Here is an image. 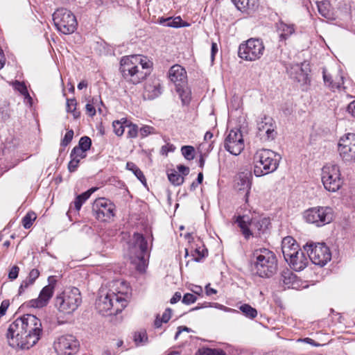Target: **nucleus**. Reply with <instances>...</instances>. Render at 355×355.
<instances>
[{"instance_id": "nucleus-1", "label": "nucleus", "mask_w": 355, "mask_h": 355, "mask_svg": "<svg viewBox=\"0 0 355 355\" xmlns=\"http://www.w3.org/2000/svg\"><path fill=\"white\" fill-rule=\"evenodd\" d=\"M153 63L141 55L123 57L120 62V72L123 78L134 85L141 83L150 74Z\"/></svg>"}, {"instance_id": "nucleus-2", "label": "nucleus", "mask_w": 355, "mask_h": 355, "mask_svg": "<svg viewBox=\"0 0 355 355\" xmlns=\"http://www.w3.org/2000/svg\"><path fill=\"white\" fill-rule=\"evenodd\" d=\"M252 261L256 273L261 277H270L277 271V259L271 250L259 248L252 252Z\"/></svg>"}, {"instance_id": "nucleus-3", "label": "nucleus", "mask_w": 355, "mask_h": 355, "mask_svg": "<svg viewBox=\"0 0 355 355\" xmlns=\"http://www.w3.org/2000/svg\"><path fill=\"white\" fill-rule=\"evenodd\" d=\"M281 159L279 154L271 150H258L253 157L254 175L257 177H261L275 171Z\"/></svg>"}, {"instance_id": "nucleus-4", "label": "nucleus", "mask_w": 355, "mask_h": 355, "mask_svg": "<svg viewBox=\"0 0 355 355\" xmlns=\"http://www.w3.org/2000/svg\"><path fill=\"white\" fill-rule=\"evenodd\" d=\"M236 223L246 240H248L251 236H260L265 233L270 225L268 218L254 217L250 218L248 216H239Z\"/></svg>"}, {"instance_id": "nucleus-5", "label": "nucleus", "mask_w": 355, "mask_h": 355, "mask_svg": "<svg viewBox=\"0 0 355 355\" xmlns=\"http://www.w3.org/2000/svg\"><path fill=\"white\" fill-rule=\"evenodd\" d=\"M129 253L131 262L136 265V269L140 272L146 270L145 255L148 250V243L143 234L134 233L129 243Z\"/></svg>"}, {"instance_id": "nucleus-6", "label": "nucleus", "mask_w": 355, "mask_h": 355, "mask_svg": "<svg viewBox=\"0 0 355 355\" xmlns=\"http://www.w3.org/2000/svg\"><path fill=\"white\" fill-rule=\"evenodd\" d=\"M127 306V301L121 295L109 291L105 294H101L96 302V307L98 311L104 314L110 311V315H116L122 311Z\"/></svg>"}, {"instance_id": "nucleus-7", "label": "nucleus", "mask_w": 355, "mask_h": 355, "mask_svg": "<svg viewBox=\"0 0 355 355\" xmlns=\"http://www.w3.org/2000/svg\"><path fill=\"white\" fill-rule=\"evenodd\" d=\"M82 299L78 288H67L55 298V306L60 312L70 314L81 304Z\"/></svg>"}, {"instance_id": "nucleus-8", "label": "nucleus", "mask_w": 355, "mask_h": 355, "mask_svg": "<svg viewBox=\"0 0 355 355\" xmlns=\"http://www.w3.org/2000/svg\"><path fill=\"white\" fill-rule=\"evenodd\" d=\"M53 21L57 30L64 35L73 33L78 25L73 12L64 8H58L54 12Z\"/></svg>"}, {"instance_id": "nucleus-9", "label": "nucleus", "mask_w": 355, "mask_h": 355, "mask_svg": "<svg viewBox=\"0 0 355 355\" xmlns=\"http://www.w3.org/2000/svg\"><path fill=\"white\" fill-rule=\"evenodd\" d=\"M303 217L306 223L322 227L334 220V212L330 207H315L306 210Z\"/></svg>"}, {"instance_id": "nucleus-10", "label": "nucleus", "mask_w": 355, "mask_h": 355, "mask_svg": "<svg viewBox=\"0 0 355 355\" xmlns=\"http://www.w3.org/2000/svg\"><path fill=\"white\" fill-rule=\"evenodd\" d=\"M25 329L26 349L35 345L40 338L42 331L40 320L31 314H26L21 316Z\"/></svg>"}, {"instance_id": "nucleus-11", "label": "nucleus", "mask_w": 355, "mask_h": 355, "mask_svg": "<svg viewBox=\"0 0 355 355\" xmlns=\"http://www.w3.org/2000/svg\"><path fill=\"white\" fill-rule=\"evenodd\" d=\"M264 50L261 40L250 38L239 45L238 55L246 61H255L263 55Z\"/></svg>"}, {"instance_id": "nucleus-12", "label": "nucleus", "mask_w": 355, "mask_h": 355, "mask_svg": "<svg viewBox=\"0 0 355 355\" xmlns=\"http://www.w3.org/2000/svg\"><path fill=\"white\" fill-rule=\"evenodd\" d=\"M303 248L315 265L323 266L331 259L330 250L324 243L309 242Z\"/></svg>"}, {"instance_id": "nucleus-13", "label": "nucleus", "mask_w": 355, "mask_h": 355, "mask_svg": "<svg viewBox=\"0 0 355 355\" xmlns=\"http://www.w3.org/2000/svg\"><path fill=\"white\" fill-rule=\"evenodd\" d=\"M339 166L336 164H328L322 169V182L324 188L331 192L338 191L343 184Z\"/></svg>"}, {"instance_id": "nucleus-14", "label": "nucleus", "mask_w": 355, "mask_h": 355, "mask_svg": "<svg viewBox=\"0 0 355 355\" xmlns=\"http://www.w3.org/2000/svg\"><path fill=\"white\" fill-rule=\"evenodd\" d=\"M24 329V322L21 317L17 318L12 322L8 329L7 338L10 346L13 348L26 349V342Z\"/></svg>"}, {"instance_id": "nucleus-15", "label": "nucleus", "mask_w": 355, "mask_h": 355, "mask_svg": "<svg viewBox=\"0 0 355 355\" xmlns=\"http://www.w3.org/2000/svg\"><path fill=\"white\" fill-rule=\"evenodd\" d=\"M257 136L263 141H269L275 139L277 136L276 123L274 119L264 115L257 120Z\"/></svg>"}, {"instance_id": "nucleus-16", "label": "nucleus", "mask_w": 355, "mask_h": 355, "mask_svg": "<svg viewBox=\"0 0 355 355\" xmlns=\"http://www.w3.org/2000/svg\"><path fill=\"white\" fill-rule=\"evenodd\" d=\"M115 205L108 199H96L92 205V212L95 218L106 221L114 216Z\"/></svg>"}, {"instance_id": "nucleus-17", "label": "nucleus", "mask_w": 355, "mask_h": 355, "mask_svg": "<svg viewBox=\"0 0 355 355\" xmlns=\"http://www.w3.org/2000/svg\"><path fill=\"white\" fill-rule=\"evenodd\" d=\"M244 140L241 131L231 130L224 141V148L234 155H239L244 149Z\"/></svg>"}, {"instance_id": "nucleus-18", "label": "nucleus", "mask_w": 355, "mask_h": 355, "mask_svg": "<svg viewBox=\"0 0 355 355\" xmlns=\"http://www.w3.org/2000/svg\"><path fill=\"white\" fill-rule=\"evenodd\" d=\"M79 343L72 335L60 337L54 344V348L59 355H73L78 352Z\"/></svg>"}, {"instance_id": "nucleus-19", "label": "nucleus", "mask_w": 355, "mask_h": 355, "mask_svg": "<svg viewBox=\"0 0 355 355\" xmlns=\"http://www.w3.org/2000/svg\"><path fill=\"white\" fill-rule=\"evenodd\" d=\"M48 281L49 284L42 289L38 297L29 301L28 304L30 306L33 308H43L48 304L53 295L56 280L54 277H49Z\"/></svg>"}, {"instance_id": "nucleus-20", "label": "nucleus", "mask_w": 355, "mask_h": 355, "mask_svg": "<svg viewBox=\"0 0 355 355\" xmlns=\"http://www.w3.org/2000/svg\"><path fill=\"white\" fill-rule=\"evenodd\" d=\"M299 245L291 236H286L282 241V251L286 261L300 251Z\"/></svg>"}, {"instance_id": "nucleus-21", "label": "nucleus", "mask_w": 355, "mask_h": 355, "mask_svg": "<svg viewBox=\"0 0 355 355\" xmlns=\"http://www.w3.org/2000/svg\"><path fill=\"white\" fill-rule=\"evenodd\" d=\"M162 94V87L159 80H149L146 83L144 92V97L148 100H153Z\"/></svg>"}, {"instance_id": "nucleus-22", "label": "nucleus", "mask_w": 355, "mask_h": 355, "mask_svg": "<svg viewBox=\"0 0 355 355\" xmlns=\"http://www.w3.org/2000/svg\"><path fill=\"white\" fill-rule=\"evenodd\" d=\"M168 77L175 87L178 83L181 85L187 83V72L179 64H175L171 67L168 71Z\"/></svg>"}, {"instance_id": "nucleus-23", "label": "nucleus", "mask_w": 355, "mask_h": 355, "mask_svg": "<svg viewBox=\"0 0 355 355\" xmlns=\"http://www.w3.org/2000/svg\"><path fill=\"white\" fill-rule=\"evenodd\" d=\"M252 186L251 175L241 173L238 175L236 180V189L239 191L245 193L244 198L245 202H248V196Z\"/></svg>"}, {"instance_id": "nucleus-24", "label": "nucleus", "mask_w": 355, "mask_h": 355, "mask_svg": "<svg viewBox=\"0 0 355 355\" xmlns=\"http://www.w3.org/2000/svg\"><path fill=\"white\" fill-rule=\"evenodd\" d=\"M292 268L296 271H300L306 268L308 264V259L304 252L300 250L297 254H293L288 261H286Z\"/></svg>"}, {"instance_id": "nucleus-25", "label": "nucleus", "mask_w": 355, "mask_h": 355, "mask_svg": "<svg viewBox=\"0 0 355 355\" xmlns=\"http://www.w3.org/2000/svg\"><path fill=\"white\" fill-rule=\"evenodd\" d=\"M159 23L164 26L172 27V28H181L187 27L189 24L182 21L180 17H168V18H159Z\"/></svg>"}, {"instance_id": "nucleus-26", "label": "nucleus", "mask_w": 355, "mask_h": 355, "mask_svg": "<svg viewBox=\"0 0 355 355\" xmlns=\"http://www.w3.org/2000/svg\"><path fill=\"white\" fill-rule=\"evenodd\" d=\"M92 145V140L89 137L85 136L80 138L78 145L75 146L73 153H80L79 157L87 156L86 152L89 150Z\"/></svg>"}, {"instance_id": "nucleus-27", "label": "nucleus", "mask_w": 355, "mask_h": 355, "mask_svg": "<svg viewBox=\"0 0 355 355\" xmlns=\"http://www.w3.org/2000/svg\"><path fill=\"white\" fill-rule=\"evenodd\" d=\"M323 80L324 84L330 87L333 91L336 89L341 90L342 89H345L343 86V77L342 76H340L339 80L337 81H334L332 80L331 75L327 74L325 70H323Z\"/></svg>"}, {"instance_id": "nucleus-28", "label": "nucleus", "mask_w": 355, "mask_h": 355, "mask_svg": "<svg viewBox=\"0 0 355 355\" xmlns=\"http://www.w3.org/2000/svg\"><path fill=\"white\" fill-rule=\"evenodd\" d=\"M338 150L342 160L345 163H352L355 162V146L353 148L343 146L338 147Z\"/></svg>"}, {"instance_id": "nucleus-29", "label": "nucleus", "mask_w": 355, "mask_h": 355, "mask_svg": "<svg viewBox=\"0 0 355 355\" xmlns=\"http://www.w3.org/2000/svg\"><path fill=\"white\" fill-rule=\"evenodd\" d=\"M93 191V189H89L80 195H78L75 198V200L70 204L69 211H71L73 209H74L76 211L78 212L81 209L82 205L90 197Z\"/></svg>"}, {"instance_id": "nucleus-30", "label": "nucleus", "mask_w": 355, "mask_h": 355, "mask_svg": "<svg viewBox=\"0 0 355 355\" xmlns=\"http://www.w3.org/2000/svg\"><path fill=\"white\" fill-rule=\"evenodd\" d=\"M236 8L242 12L253 10L258 6L257 0H232Z\"/></svg>"}, {"instance_id": "nucleus-31", "label": "nucleus", "mask_w": 355, "mask_h": 355, "mask_svg": "<svg viewBox=\"0 0 355 355\" xmlns=\"http://www.w3.org/2000/svg\"><path fill=\"white\" fill-rule=\"evenodd\" d=\"M297 276L290 270H284L281 273V281L288 288H295Z\"/></svg>"}, {"instance_id": "nucleus-32", "label": "nucleus", "mask_w": 355, "mask_h": 355, "mask_svg": "<svg viewBox=\"0 0 355 355\" xmlns=\"http://www.w3.org/2000/svg\"><path fill=\"white\" fill-rule=\"evenodd\" d=\"M175 90L177 93L179 94V96L181 98L182 104H188L191 99V92L189 89L187 83L183 85L179 83L177 84V86L175 87Z\"/></svg>"}, {"instance_id": "nucleus-33", "label": "nucleus", "mask_w": 355, "mask_h": 355, "mask_svg": "<svg viewBox=\"0 0 355 355\" xmlns=\"http://www.w3.org/2000/svg\"><path fill=\"white\" fill-rule=\"evenodd\" d=\"M13 86H14L15 89L18 91L24 97L25 100H26L28 101V103H29L30 104H32L33 99L31 97V96L28 92L26 85H25L24 83L16 80L13 83Z\"/></svg>"}, {"instance_id": "nucleus-34", "label": "nucleus", "mask_w": 355, "mask_h": 355, "mask_svg": "<svg viewBox=\"0 0 355 355\" xmlns=\"http://www.w3.org/2000/svg\"><path fill=\"white\" fill-rule=\"evenodd\" d=\"M78 155H80V153L74 154L73 149H72L70 154L71 160L68 164V170L71 173L76 171L77 168L78 167L80 159L86 157V156L79 157Z\"/></svg>"}, {"instance_id": "nucleus-35", "label": "nucleus", "mask_w": 355, "mask_h": 355, "mask_svg": "<svg viewBox=\"0 0 355 355\" xmlns=\"http://www.w3.org/2000/svg\"><path fill=\"white\" fill-rule=\"evenodd\" d=\"M126 169L131 171L142 184H146V178L143 172L137 167L135 164L130 162H127Z\"/></svg>"}, {"instance_id": "nucleus-36", "label": "nucleus", "mask_w": 355, "mask_h": 355, "mask_svg": "<svg viewBox=\"0 0 355 355\" xmlns=\"http://www.w3.org/2000/svg\"><path fill=\"white\" fill-rule=\"evenodd\" d=\"M343 146L353 148L355 146V134L348 133L344 137H341L339 140L338 147Z\"/></svg>"}, {"instance_id": "nucleus-37", "label": "nucleus", "mask_w": 355, "mask_h": 355, "mask_svg": "<svg viewBox=\"0 0 355 355\" xmlns=\"http://www.w3.org/2000/svg\"><path fill=\"white\" fill-rule=\"evenodd\" d=\"M77 101L75 98H67V105L66 110L69 113H71L75 119H77L80 116V112L77 110Z\"/></svg>"}, {"instance_id": "nucleus-38", "label": "nucleus", "mask_w": 355, "mask_h": 355, "mask_svg": "<svg viewBox=\"0 0 355 355\" xmlns=\"http://www.w3.org/2000/svg\"><path fill=\"white\" fill-rule=\"evenodd\" d=\"M125 128L127 129V137L129 139H134L138 136L139 128L137 125L132 123L129 120H125Z\"/></svg>"}, {"instance_id": "nucleus-39", "label": "nucleus", "mask_w": 355, "mask_h": 355, "mask_svg": "<svg viewBox=\"0 0 355 355\" xmlns=\"http://www.w3.org/2000/svg\"><path fill=\"white\" fill-rule=\"evenodd\" d=\"M239 310L243 313L245 316L250 319H253L257 315V311L256 309L252 307L248 304H244L239 306Z\"/></svg>"}, {"instance_id": "nucleus-40", "label": "nucleus", "mask_w": 355, "mask_h": 355, "mask_svg": "<svg viewBox=\"0 0 355 355\" xmlns=\"http://www.w3.org/2000/svg\"><path fill=\"white\" fill-rule=\"evenodd\" d=\"M168 178L171 184L175 186H180L184 182V177L179 174L176 171H171L168 173Z\"/></svg>"}, {"instance_id": "nucleus-41", "label": "nucleus", "mask_w": 355, "mask_h": 355, "mask_svg": "<svg viewBox=\"0 0 355 355\" xmlns=\"http://www.w3.org/2000/svg\"><path fill=\"white\" fill-rule=\"evenodd\" d=\"M125 120H127V119L122 118L121 120L114 121L112 123L114 132L117 136H122L125 132Z\"/></svg>"}, {"instance_id": "nucleus-42", "label": "nucleus", "mask_w": 355, "mask_h": 355, "mask_svg": "<svg viewBox=\"0 0 355 355\" xmlns=\"http://www.w3.org/2000/svg\"><path fill=\"white\" fill-rule=\"evenodd\" d=\"M171 309L167 308L163 313L161 319L159 318V315H157L154 322L155 327L159 328L162 322L166 323L171 318Z\"/></svg>"}, {"instance_id": "nucleus-43", "label": "nucleus", "mask_w": 355, "mask_h": 355, "mask_svg": "<svg viewBox=\"0 0 355 355\" xmlns=\"http://www.w3.org/2000/svg\"><path fill=\"white\" fill-rule=\"evenodd\" d=\"M181 153L187 160L191 161L195 157V148L192 146H183Z\"/></svg>"}, {"instance_id": "nucleus-44", "label": "nucleus", "mask_w": 355, "mask_h": 355, "mask_svg": "<svg viewBox=\"0 0 355 355\" xmlns=\"http://www.w3.org/2000/svg\"><path fill=\"white\" fill-rule=\"evenodd\" d=\"M134 340L137 345H144L148 341V336L145 331L136 332L134 335Z\"/></svg>"}, {"instance_id": "nucleus-45", "label": "nucleus", "mask_w": 355, "mask_h": 355, "mask_svg": "<svg viewBox=\"0 0 355 355\" xmlns=\"http://www.w3.org/2000/svg\"><path fill=\"white\" fill-rule=\"evenodd\" d=\"M329 3L327 1H320L318 3V8L319 13L327 18L329 16Z\"/></svg>"}, {"instance_id": "nucleus-46", "label": "nucleus", "mask_w": 355, "mask_h": 355, "mask_svg": "<svg viewBox=\"0 0 355 355\" xmlns=\"http://www.w3.org/2000/svg\"><path fill=\"white\" fill-rule=\"evenodd\" d=\"M36 218L35 213H28L22 219V224L24 228L28 229L33 225V221Z\"/></svg>"}, {"instance_id": "nucleus-47", "label": "nucleus", "mask_w": 355, "mask_h": 355, "mask_svg": "<svg viewBox=\"0 0 355 355\" xmlns=\"http://www.w3.org/2000/svg\"><path fill=\"white\" fill-rule=\"evenodd\" d=\"M279 28L283 31L281 35L285 37L291 35L295 31L293 25H288L283 23L280 24Z\"/></svg>"}, {"instance_id": "nucleus-48", "label": "nucleus", "mask_w": 355, "mask_h": 355, "mask_svg": "<svg viewBox=\"0 0 355 355\" xmlns=\"http://www.w3.org/2000/svg\"><path fill=\"white\" fill-rule=\"evenodd\" d=\"M73 137V130H68L64 138L61 141V146L63 147H66L72 140Z\"/></svg>"}, {"instance_id": "nucleus-49", "label": "nucleus", "mask_w": 355, "mask_h": 355, "mask_svg": "<svg viewBox=\"0 0 355 355\" xmlns=\"http://www.w3.org/2000/svg\"><path fill=\"white\" fill-rule=\"evenodd\" d=\"M155 128L149 126V125H144L141 127L139 129V133L141 137H146L150 134H152L154 132Z\"/></svg>"}, {"instance_id": "nucleus-50", "label": "nucleus", "mask_w": 355, "mask_h": 355, "mask_svg": "<svg viewBox=\"0 0 355 355\" xmlns=\"http://www.w3.org/2000/svg\"><path fill=\"white\" fill-rule=\"evenodd\" d=\"M212 144H213L212 141L201 143L199 146V149H200V152H202V150H205V152L202 153L204 154V155L207 156L208 153L211 150V149L213 148Z\"/></svg>"}, {"instance_id": "nucleus-51", "label": "nucleus", "mask_w": 355, "mask_h": 355, "mask_svg": "<svg viewBox=\"0 0 355 355\" xmlns=\"http://www.w3.org/2000/svg\"><path fill=\"white\" fill-rule=\"evenodd\" d=\"M197 300V297L191 293H186L182 298V302L185 304H191L194 303Z\"/></svg>"}, {"instance_id": "nucleus-52", "label": "nucleus", "mask_w": 355, "mask_h": 355, "mask_svg": "<svg viewBox=\"0 0 355 355\" xmlns=\"http://www.w3.org/2000/svg\"><path fill=\"white\" fill-rule=\"evenodd\" d=\"M9 306L10 301L8 300H4L2 301L0 305V318L6 315Z\"/></svg>"}, {"instance_id": "nucleus-53", "label": "nucleus", "mask_w": 355, "mask_h": 355, "mask_svg": "<svg viewBox=\"0 0 355 355\" xmlns=\"http://www.w3.org/2000/svg\"><path fill=\"white\" fill-rule=\"evenodd\" d=\"M19 272V268L17 266H13L9 272L8 278L11 280H14L17 278Z\"/></svg>"}, {"instance_id": "nucleus-54", "label": "nucleus", "mask_w": 355, "mask_h": 355, "mask_svg": "<svg viewBox=\"0 0 355 355\" xmlns=\"http://www.w3.org/2000/svg\"><path fill=\"white\" fill-rule=\"evenodd\" d=\"M91 104H93L95 107H97L99 112L101 113L102 110L100 107V105H103V101L101 99L100 96L93 97L90 101Z\"/></svg>"}, {"instance_id": "nucleus-55", "label": "nucleus", "mask_w": 355, "mask_h": 355, "mask_svg": "<svg viewBox=\"0 0 355 355\" xmlns=\"http://www.w3.org/2000/svg\"><path fill=\"white\" fill-rule=\"evenodd\" d=\"M85 109L87 114L90 116H94L96 114V107L93 104H91L90 101L87 103Z\"/></svg>"}, {"instance_id": "nucleus-56", "label": "nucleus", "mask_w": 355, "mask_h": 355, "mask_svg": "<svg viewBox=\"0 0 355 355\" xmlns=\"http://www.w3.org/2000/svg\"><path fill=\"white\" fill-rule=\"evenodd\" d=\"M31 285L32 284L28 282V279L26 278L25 280H24L21 282V284L19 288L18 295H22V293L24 292V291Z\"/></svg>"}, {"instance_id": "nucleus-57", "label": "nucleus", "mask_w": 355, "mask_h": 355, "mask_svg": "<svg viewBox=\"0 0 355 355\" xmlns=\"http://www.w3.org/2000/svg\"><path fill=\"white\" fill-rule=\"evenodd\" d=\"M298 342L306 343L307 344L311 345L315 347L320 346V344L317 343L314 340H313L310 338H300V339H298Z\"/></svg>"}, {"instance_id": "nucleus-58", "label": "nucleus", "mask_w": 355, "mask_h": 355, "mask_svg": "<svg viewBox=\"0 0 355 355\" xmlns=\"http://www.w3.org/2000/svg\"><path fill=\"white\" fill-rule=\"evenodd\" d=\"M177 168L182 176H186L189 173V168L186 166L180 164L177 166Z\"/></svg>"}, {"instance_id": "nucleus-59", "label": "nucleus", "mask_w": 355, "mask_h": 355, "mask_svg": "<svg viewBox=\"0 0 355 355\" xmlns=\"http://www.w3.org/2000/svg\"><path fill=\"white\" fill-rule=\"evenodd\" d=\"M182 331L190 332L191 329L187 327L180 326L178 327V331L175 335V339L177 340Z\"/></svg>"}, {"instance_id": "nucleus-60", "label": "nucleus", "mask_w": 355, "mask_h": 355, "mask_svg": "<svg viewBox=\"0 0 355 355\" xmlns=\"http://www.w3.org/2000/svg\"><path fill=\"white\" fill-rule=\"evenodd\" d=\"M347 110L349 114L355 117V100L348 105Z\"/></svg>"}, {"instance_id": "nucleus-61", "label": "nucleus", "mask_w": 355, "mask_h": 355, "mask_svg": "<svg viewBox=\"0 0 355 355\" xmlns=\"http://www.w3.org/2000/svg\"><path fill=\"white\" fill-rule=\"evenodd\" d=\"M195 252L198 254V257H196L194 254H193V260L199 262L200 260L205 257L204 254L201 252L198 249H196Z\"/></svg>"}, {"instance_id": "nucleus-62", "label": "nucleus", "mask_w": 355, "mask_h": 355, "mask_svg": "<svg viewBox=\"0 0 355 355\" xmlns=\"http://www.w3.org/2000/svg\"><path fill=\"white\" fill-rule=\"evenodd\" d=\"M174 150V148L173 146V145H171V146H168V145H165V146H163L162 147V149H161V153L163 154V155H167V153L169 152V151H173Z\"/></svg>"}, {"instance_id": "nucleus-63", "label": "nucleus", "mask_w": 355, "mask_h": 355, "mask_svg": "<svg viewBox=\"0 0 355 355\" xmlns=\"http://www.w3.org/2000/svg\"><path fill=\"white\" fill-rule=\"evenodd\" d=\"M181 299V293L179 292H176L173 296L171 297L170 302L171 304H175L178 302Z\"/></svg>"}, {"instance_id": "nucleus-64", "label": "nucleus", "mask_w": 355, "mask_h": 355, "mask_svg": "<svg viewBox=\"0 0 355 355\" xmlns=\"http://www.w3.org/2000/svg\"><path fill=\"white\" fill-rule=\"evenodd\" d=\"M28 275L30 276V277L37 279L38 278V277L40 276V272L37 269L34 268L30 271Z\"/></svg>"}]
</instances>
